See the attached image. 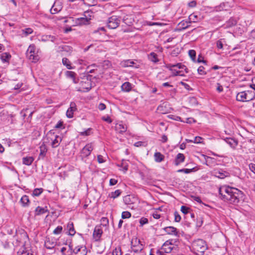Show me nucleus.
I'll return each mask as SVG.
<instances>
[{"mask_svg":"<svg viewBox=\"0 0 255 255\" xmlns=\"http://www.w3.org/2000/svg\"><path fill=\"white\" fill-rule=\"evenodd\" d=\"M220 197L230 204H237L243 197V192L237 188L223 186L219 189Z\"/></svg>","mask_w":255,"mask_h":255,"instance_id":"f257e3e1","label":"nucleus"},{"mask_svg":"<svg viewBox=\"0 0 255 255\" xmlns=\"http://www.w3.org/2000/svg\"><path fill=\"white\" fill-rule=\"evenodd\" d=\"M255 98V93L249 90L239 92L236 96L237 100L242 102H249Z\"/></svg>","mask_w":255,"mask_h":255,"instance_id":"f03ea898","label":"nucleus"},{"mask_svg":"<svg viewBox=\"0 0 255 255\" xmlns=\"http://www.w3.org/2000/svg\"><path fill=\"white\" fill-rule=\"evenodd\" d=\"M34 45H30L26 51V57L33 62H37L39 59L38 55L35 53Z\"/></svg>","mask_w":255,"mask_h":255,"instance_id":"7ed1b4c3","label":"nucleus"},{"mask_svg":"<svg viewBox=\"0 0 255 255\" xmlns=\"http://www.w3.org/2000/svg\"><path fill=\"white\" fill-rule=\"evenodd\" d=\"M193 246L195 250L200 253L204 252L207 248L206 242L202 239L195 241L193 244Z\"/></svg>","mask_w":255,"mask_h":255,"instance_id":"20e7f679","label":"nucleus"},{"mask_svg":"<svg viewBox=\"0 0 255 255\" xmlns=\"http://www.w3.org/2000/svg\"><path fill=\"white\" fill-rule=\"evenodd\" d=\"M16 241L24 246L27 241L28 240V236L24 231L17 233L16 236Z\"/></svg>","mask_w":255,"mask_h":255,"instance_id":"39448f33","label":"nucleus"},{"mask_svg":"<svg viewBox=\"0 0 255 255\" xmlns=\"http://www.w3.org/2000/svg\"><path fill=\"white\" fill-rule=\"evenodd\" d=\"M120 24V20L116 16L110 17L107 22L108 27L111 29L116 28Z\"/></svg>","mask_w":255,"mask_h":255,"instance_id":"423d86ee","label":"nucleus"},{"mask_svg":"<svg viewBox=\"0 0 255 255\" xmlns=\"http://www.w3.org/2000/svg\"><path fill=\"white\" fill-rule=\"evenodd\" d=\"M62 2L60 1L56 0L54 2L50 9V12L51 14L57 13L62 10Z\"/></svg>","mask_w":255,"mask_h":255,"instance_id":"0eeeda50","label":"nucleus"},{"mask_svg":"<svg viewBox=\"0 0 255 255\" xmlns=\"http://www.w3.org/2000/svg\"><path fill=\"white\" fill-rule=\"evenodd\" d=\"M93 147L92 143L87 144L82 149V156L85 157H88L90 155L91 151L93 150Z\"/></svg>","mask_w":255,"mask_h":255,"instance_id":"6e6552de","label":"nucleus"},{"mask_svg":"<svg viewBox=\"0 0 255 255\" xmlns=\"http://www.w3.org/2000/svg\"><path fill=\"white\" fill-rule=\"evenodd\" d=\"M76 255H86L87 251L86 248L84 246H78L73 250Z\"/></svg>","mask_w":255,"mask_h":255,"instance_id":"1a4fd4ad","label":"nucleus"},{"mask_svg":"<svg viewBox=\"0 0 255 255\" xmlns=\"http://www.w3.org/2000/svg\"><path fill=\"white\" fill-rule=\"evenodd\" d=\"M102 234L103 230L101 226H97L95 228L93 237L96 241H99L100 240Z\"/></svg>","mask_w":255,"mask_h":255,"instance_id":"9d476101","label":"nucleus"},{"mask_svg":"<svg viewBox=\"0 0 255 255\" xmlns=\"http://www.w3.org/2000/svg\"><path fill=\"white\" fill-rule=\"evenodd\" d=\"M77 110L76 105L74 102H71L69 108L66 112V116L68 118L73 117L74 112Z\"/></svg>","mask_w":255,"mask_h":255,"instance_id":"9b49d317","label":"nucleus"},{"mask_svg":"<svg viewBox=\"0 0 255 255\" xmlns=\"http://www.w3.org/2000/svg\"><path fill=\"white\" fill-rule=\"evenodd\" d=\"M230 6L228 2H222L218 6H216L213 8V11H221L222 10H227L229 8Z\"/></svg>","mask_w":255,"mask_h":255,"instance_id":"f8f14e48","label":"nucleus"},{"mask_svg":"<svg viewBox=\"0 0 255 255\" xmlns=\"http://www.w3.org/2000/svg\"><path fill=\"white\" fill-rule=\"evenodd\" d=\"M131 248L134 252H137L138 251L141 250L139 241L137 240L136 238L131 240Z\"/></svg>","mask_w":255,"mask_h":255,"instance_id":"ddd939ff","label":"nucleus"},{"mask_svg":"<svg viewBox=\"0 0 255 255\" xmlns=\"http://www.w3.org/2000/svg\"><path fill=\"white\" fill-rule=\"evenodd\" d=\"M53 136L54 137L53 139H52V141L51 143V145L52 148L57 147L62 140V137L58 135H54L53 133Z\"/></svg>","mask_w":255,"mask_h":255,"instance_id":"4468645a","label":"nucleus"},{"mask_svg":"<svg viewBox=\"0 0 255 255\" xmlns=\"http://www.w3.org/2000/svg\"><path fill=\"white\" fill-rule=\"evenodd\" d=\"M185 156L183 153H179L176 155L174 163L176 165H178L181 163H182L185 160Z\"/></svg>","mask_w":255,"mask_h":255,"instance_id":"2eb2a0df","label":"nucleus"},{"mask_svg":"<svg viewBox=\"0 0 255 255\" xmlns=\"http://www.w3.org/2000/svg\"><path fill=\"white\" fill-rule=\"evenodd\" d=\"M164 230L169 235L177 236L178 234L176 228H174V227H167L164 228Z\"/></svg>","mask_w":255,"mask_h":255,"instance_id":"dca6fc26","label":"nucleus"},{"mask_svg":"<svg viewBox=\"0 0 255 255\" xmlns=\"http://www.w3.org/2000/svg\"><path fill=\"white\" fill-rule=\"evenodd\" d=\"M65 76H66L67 78L72 79L73 83H77V80L76 78V74L74 72L71 71H67L65 72Z\"/></svg>","mask_w":255,"mask_h":255,"instance_id":"f3484780","label":"nucleus"},{"mask_svg":"<svg viewBox=\"0 0 255 255\" xmlns=\"http://www.w3.org/2000/svg\"><path fill=\"white\" fill-rule=\"evenodd\" d=\"M56 244V242L50 240V238H47L45 241L44 245L47 249H52L54 248Z\"/></svg>","mask_w":255,"mask_h":255,"instance_id":"a211bd4d","label":"nucleus"},{"mask_svg":"<svg viewBox=\"0 0 255 255\" xmlns=\"http://www.w3.org/2000/svg\"><path fill=\"white\" fill-rule=\"evenodd\" d=\"M35 215H40L43 214L46 212H48L47 207H41L40 206H38L35 210Z\"/></svg>","mask_w":255,"mask_h":255,"instance_id":"6ab92c4d","label":"nucleus"},{"mask_svg":"<svg viewBox=\"0 0 255 255\" xmlns=\"http://www.w3.org/2000/svg\"><path fill=\"white\" fill-rule=\"evenodd\" d=\"M33 161L34 158L32 156H25L22 158V163L26 165H31Z\"/></svg>","mask_w":255,"mask_h":255,"instance_id":"aec40b11","label":"nucleus"},{"mask_svg":"<svg viewBox=\"0 0 255 255\" xmlns=\"http://www.w3.org/2000/svg\"><path fill=\"white\" fill-rule=\"evenodd\" d=\"M90 19L91 18H87L85 15V17L77 18L76 23L80 25L87 24L88 23V22Z\"/></svg>","mask_w":255,"mask_h":255,"instance_id":"412c9836","label":"nucleus"},{"mask_svg":"<svg viewBox=\"0 0 255 255\" xmlns=\"http://www.w3.org/2000/svg\"><path fill=\"white\" fill-rule=\"evenodd\" d=\"M116 129L118 132L122 133L126 131L127 127L126 125H124L123 124L119 123L116 125Z\"/></svg>","mask_w":255,"mask_h":255,"instance_id":"4be33fe9","label":"nucleus"},{"mask_svg":"<svg viewBox=\"0 0 255 255\" xmlns=\"http://www.w3.org/2000/svg\"><path fill=\"white\" fill-rule=\"evenodd\" d=\"M62 62L63 65L69 70L73 69L74 68L71 66V63L70 61L67 58L64 57L62 58Z\"/></svg>","mask_w":255,"mask_h":255,"instance_id":"5701e85b","label":"nucleus"},{"mask_svg":"<svg viewBox=\"0 0 255 255\" xmlns=\"http://www.w3.org/2000/svg\"><path fill=\"white\" fill-rule=\"evenodd\" d=\"M67 229L69 231V235L70 236H74L76 231L74 228V225L72 222H69L67 225Z\"/></svg>","mask_w":255,"mask_h":255,"instance_id":"b1692460","label":"nucleus"},{"mask_svg":"<svg viewBox=\"0 0 255 255\" xmlns=\"http://www.w3.org/2000/svg\"><path fill=\"white\" fill-rule=\"evenodd\" d=\"M17 255H33L30 252V251L27 250L24 247H22L17 252Z\"/></svg>","mask_w":255,"mask_h":255,"instance_id":"393cba45","label":"nucleus"},{"mask_svg":"<svg viewBox=\"0 0 255 255\" xmlns=\"http://www.w3.org/2000/svg\"><path fill=\"white\" fill-rule=\"evenodd\" d=\"M154 157L155 161L157 162H161L164 158V156L158 152L154 153Z\"/></svg>","mask_w":255,"mask_h":255,"instance_id":"a878e982","label":"nucleus"},{"mask_svg":"<svg viewBox=\"0 0 255 255\" xmlns=\"http://www.w3.org/2000/svg\"><path fill=\"white\" fill-rule=\"evenodd\" d=\"M40 153H39V158H40V156L44 157L46 153L47 152V148L45 144L43 143L40 146Z\"/></svg>","mask_w":255,"mask_h":255,"instance_id":"bb28decb","label":"nucleus"},{"mask_svg":"<svg viewBox=\"0 0 255 255\" xmlns=\"http://www.w3.org/2000/svg\"><path fill=\"white\" fill-rule=\"evenodd\" d=\"M20 203L24 207L27 206L29 203L28 196L27 195H23L20 199Z\"/></svg>","mask_w":255,"mask_h":255,"instance_id":"cd10ccee","label":"nucleus"},{"mask_svg":"<svg viewBox=\"0 0 255 255\" xmlns=\"http://www.w3.org/2000/svg\"><path fill=\"white\" fill-rule=\"evenodd\" d=\"M191 22L189 21L182 20L179 24L180 28L186 29L190 26Z\"/></svg>","mask_w":255,"mask_h":255,"instance_id":"c85d7f7f","label":"nucleus"},{"mask_svg":"<svg viewBox=\"0 0 255 255\" xmlns=\"http://www.w3.org/2000/svg\"><path fill=\"white\" fill-rule=\"evenodd\" d=\"M10 57V54L7 52L3 53L0 55V59L3 62H8Z\"/></svg>","mask_w":255,"mask_h":255,"instance_id":"c756f323","label":"nucleus"},{"mask_svg":"<svg viewBox=\"0 0 255 255\" xmlns=\"http://www.w3.org/2000/svg\"><path fill=\"white\" fill-rule=\"evenodd\" d=\"M43 191V189L42 188H36L33 191L32 195L33 196H38L42 193Z\"/></svg>","mask_w":255,"mask_h":255,"instance_id":"7c9ffc66","label":"nucleus"},{"mask_svg":"<svg viewBox=\"0 0 255 255\" xmlns=\"http://www.w3.org/2000/svg\"><path fill=\"white\" fill-rule=\"evenodd\" d=\"M56 39L57 38L55 36L51 35H47L45 36H43L42 38V40H50L52 42H55Z\"/></svg>","mask_w":255,"mask_h":255,"instance_id":"2f4dec72","label":"nucleus"},{"mask_svg":"<svg viewBox=\"0 0 255 255\" xmlns=\"http://www.w3.org/2000/svg\"><path fill=\"white\" fill-rule=\"evenodd\" d=\"M139 66V63L137 61L134 62L133 61H130L128 60V67H133L134 68H137Z\"/></svg>","mask_w":255,"mask_h":255,"instance_id":"473e14b6","label":"nucleus"},{"mask_svg":"<svg viewBox=\"0 0 255 255\" xmlns=\"http://www.w3.org/2000/svg\"><path fill=\"white\" fill-rule=\"evenodd\" d=\"M188 19L191 23L196 22L198 21V16L197 15L192 13L189 15Z\"/></svg>","mask_w":255,"mask_h":255,"instance_id":"72a5a7b5","label":"nucleus"},{"mask_svg":"<svg viewBox=\"0 0 255 255\" xmlns=\"http://www.w3.org/2000/svg\"><path fill=\"white\" fill-rule=\"evenodd\" d=\"M237 24V21L233 18H230L227 22V26L228 27H232Z\"/></svg>","mask_w":255,"mask_h":255,"instance_id":"f704fd0d","label":"nucleus"},{"mask_svg":"<svg viewBox=\"0 0 255 255\" xmlns=\"http://www.w3.org/2000/svg\"><path fill=\"white\" fill-rule=\"evenodd\" d=\"M149 58L150 59V60L151 61L154 62H156L158 61L157 59L156 54H155L154 52H151L150 54V55L149 56Z\"/></svg>","mask_w":255,"mask_h":255,"instance_id":"c9c22d12","label":"nucleus"},{"mask_svg":"<svg viewBox=\"0 0 255 255\" xmlns=\"http://www.w3.org/2000/svg\"><path fill=\"white\" fill-rule=\"evenodd\" d=\"M194 170V168H193L192 169H187V168H183L179 169L177 170L178 172H183L186 174H188L191 173V172L193 171Z\"/></svg>","mask_w":255,"mask_h":255,"instance_id":"e433bc0d","label":"nucleus"},{"mask_svg":"<svg viewBox=\"0 0 255 255\" xmlns=\"http://www.w3.org/2000/svg\"><path fill=\"white\" fill-rule=\"evenodd\" d=\"M121 193L120 190H117L115 192H113L111 193L110 196L112 198H116L118 197Z\"/></svg>","mask_w":255,"mask_h":255,"instance_id":"4c0bfd02","label":"nucleus"},{"mask_svg":"<svg viewBox=\"0 0 255 255\" xmlns=\"http://www.w3.org/2000/svg\"><path fill=\"white\" fill-rule=\"evenodd\" d=\"M190 209L185 206H182L181 207V211L185 215L190 213Z\"/></svg>","mask_w":255,"mask_h":255,"instance_id":"58836bf2","label":"nucleus"},{"mask_svg":"<svg viewBox=\"0 0 255 255\" xmlns=\"http://www.w3.org/2000/svg\"><path fill=\"white\" fill-rule=\"evenodd\" d=\"M188 54L191 59L195 61L196 58V51L194 50H190L188 51Z\"/></svg>","mask_w":255,"mask_h":255,"instance_id":"ea45409f","label":"nucleus"},{"mask_svg":"<svg viewBox=\"0 0 255 255\" xmlns=\"http://www.w3.org/2000/svg\"><path fill=\"white\" fill-rule=\"evenodd\" d=\"M226 142L231 146H234L237 144V142L233 138H227L226 139Z\"/></svg>","mask_w":255,"mask_h":255,"instance_id":"a19ab883","label":"nucleus"},{"mask_svg":"<svg viewBox=\"0 0 255 255\" xmlns=\"http://www.w3.org/2000/svg\"><path fill=\"white\" fill-rule=\"evenodd\" d=\"M22 33L25 34V36H27L29 34H31L33 32V30L31 28H27L22 30Z\"/></svg>","mask_w":255,"mask_h":255,"instance_id":"79ce46f5","label":"nucleus"},{"mask_svg":"<svg viewBox=\"0 0 255 255\" xmlns=\"http://www.w3.org/2000/svg\"><path fill=\"white\" fill-rule=\"evenodd\" d=\"M224 42V39L218 40L216 42V46L218 49H222L223 48V43Z\"/></svg>","mask_w":255,"mask_h":255,"instance_id":"37998d69","label":"nucleus"},{"mask_svg":"<svg viewBox=\"0 0 255 255\" xmlns=\"http://www.w3.org/2000/svg\"><path fill=\"white\" fill-rule=\"evenodd\" d=\"M147 145L146 142L144 141H137L134 144V145L136 147L140 146H146Z\"/></svg>","mask_w":255,"mask_h":255,"instance_id":"c03bdc74","label":"nucleus"},{"mask_svg":"<svg viewBox=\"0 0 255 255\" xmlns=\"http://www.w3.org/2000/svg\"><path fill=\"white\" fill-rule=\"evenodd\" d=\"M197 71H198V74L200 75H204L206 74V72L205 71V68L202 66H200L198 68Z\"/></svg>","mask_w":255,"mask_h":255,"instance_id":"a18cd8bd","label":"nucleus"},{"mask_svg":"<svg viewBox=\"0 0 255 255\" xmlns=\"http://www.w3.org/2000/svg\"><path fill=\"white\" fill-rule=\"evenodd\" d=\"M62 227L59 226L56 229H54L53 233L55 235H58L62 232Z\"/></svg>","mask_w":255,"mask_h":255,"instance_id":"49530a36","label":"nucleus"},{"mask_svg":"<svg viewBox=\"0 0 255 255\" xmlns=\"http://www.w3.org/2000/svg\"><path fill=\"white\" fill-rule=\"evenodd\" d=\"M101 225L106 226L109 224V220L107 218L102 217L101 219Z\"/></svg>","mask_w":255,"mask_h":255,"instance_id":"de8ad7c7","label":"nucleus"},{"mask_svg":"<svg viewBox=\"0 0 255 255\" xmlns=\"http://www.w3.org/2000/svg\"><path fill=\"white\" fill-rule=\"evenodd\" d=\"M139 223L141 226L148 223V219L146 218L142 217L139 220Z\"/></svg>","mask_w":255,"mask_h":255,"instance_id":"09e8293b","label":"nucleus"},{"mask_svg":"<svg viewBox=\"0 0 255 255\" xmlns=\"http://www.w3.org/2000/svg\"><path fill=\"white\" fill-rule=\"evenodd\" d=\"M197 220V221L196 225L197 227H200L202 225L203 223V218L201 217H198Z\"/></svg>","mask_w":255,"mask_h":255,"instance_id":"8fccbe9b","label":"nucleus"},{"mask_svg":"<svg viewBox=\"0 0 255 255\" xmlns=\"http://www.w3.org/2000/svg\"><path fill=\"white\" fill-rule=\"evenodd\" d=\"M175 67H178L179 69H184L186 73L188 72L187 70V68L185 67V66L182 65L181 63H178L177 64H175Z\"/></svg>","mask_w":255,"mask_h":255,"instance_id":"3c124183","label":"nucleus"},{"mask_svg":"<svg viewBox=\"0 0 255 255\" xmlns=\"http://www.w3.org/2000/svg\"><path fill=\"white\" fill-rule=\"evenodd\" d=\"M181 219V217L178 214V212H175L174 213V220H175V221L176 222H179L180 221Z\"/></svg>","mask_w":255,"mask_h":255,"instance_id":"603ef678","label":"nucleus"},{"mask_svg":"<svg viewBox=\"0 0 255 255\" xmlns=\"http://www.w3.org/2000/svg\"><path fill=\"white\" fill-rule=\"evenodd\" d=\"M55 128H64L63 127V122L60 121L58 122V123L54 127Z\"/></svg>","mask_w":255,"mask_h":255,"instance_id":"864d4df0","label":"nucleus"},{"mask_svg":"<svg viewBox=\"0 0 255 255\" xmlns=\"http://www.w3.org/2000/svg\"><path fill=\"white\" fill-rule=\"evenodd\" d=\"M202 138L200 136H196L194 137L193 139V142L195 143H201V140Z\"/></svg>","mask_w":255,"mask_h":255,"instance_id":"5fc2aeb1","label":"nucleus"},{"mask_svg":"<svg viewBox=\"0 0 255 255\" xmlns=\"http://www.w3.org/2000/svg\"><path fill=\"white\" fill-rule=\"evenodd\" d=\"M132 197V200L131 201V204H133L134 203H136V202H137V198H136V197H134L133 196V195H128V200H129L130 201V197ZM129 204H130V203H129L128 202V205Z\"/></svg>","mask_w":255,"mask_h":255,"instance_id":"6e6d98bb","label":"nucleus"},{"mask_svg":"<svg viewBox=\"0 0 255 255\" xmlns=\"http://www.w3.org/2000/svg\"><path fill=\"white\" fill-rule=\"evenodd\" d=\"M91 130V128H89L86 130H85L84 131H83V132H81L80 133V134L82 135H85V136L89 135H90V131Z\"/></svg>","mask_w":255,"mask_h":255,"instance_id":"4d7b16f0","label":"nucleus"},{"mask_svg":"<svg viewBox=\"0 0 255 255\" xmlns=\"http://www.w3.org/2000/svg\"><path fill=\"white\" fill-rule=\"evenodd\" d=\"M122 89L125 92L128 91V82H125L121 86Z\"/></svg>","mask_w":255,"mask_h":255,"instance_id":"13d9d810","label":"nucleus"},{"mask_svg":"<svg viewBox=\"0 0 255 255\" xmlns=\"http://www.w3.org/2000/svg\"><path fill=\"white\" fill-rule=\"evenodd\" d=\"M216 176L219 178L223 179L225 177V175L223 173H221L220 172H216Z\"/></svg>","mask_w":255,"mask_h":255,"instance_id":"bf43d9fd","label":"nucleus"},{"mask_svg":"<svg viewBox=\"0 0 255 255\" xmlns=\"http://www.w3.org/2000/svg\"><path fill=\"white\" fill-rule=\"evenodd\" d=\"M250 169L255 173V164L253 163H251L249 164Z\"/></svg>","mask_w":255,"mask_h":255,"instance_id":"052dcab7","label":"nucleus"},{"mask_svg":"<svg viewBox=\"0 0 255 255\" xmlns=\"http://www.w3.org/2000/svg\"><path fill=\"white\" fill-rule=\"evenodd\" d=\"M97 159H98V161L100 163H104L105 162V160L103 159V156L102 155H98Z\"/></svg>","mask_w":255,"mask_h":255,"instance_id":"680f3d73","label":"nucleus"},{"mask_svg":"<svg viewBox=\"0 0 255 255\" xmlns=\"http://www.w3.org/2000/svg\"><path fill=\"white\" fill-rule=\"evenodd\" d=\"M197 3L195 0H192L188 3V6L191 7H194L196 6Z\"/></svg>","mask_w":255,"mask_h":255,"instance_id":"e2e57ef3","label":"nucleus"},{"mask_svg":"<svg viewBox=\"0 0 255 255\" xmlns=\"http://www.w3.org/2000/svg\"><path fill=\"white\" fill-rule=\"evenodd\" d=\"M106 108V105L103 103H100L98 106V109L101 111L105 110Z\"/></svg>","mask_w":255,"mask_h":255,"instance_id":"0e129e2a","label":"nucleus"},{"mask_svg":"<svg viewBox=\"0 0 255 255\" xmlns=\"http://www.w3.org/2000/svg\"><path fill=\"white\" fill-rule=\"evenodd\" d=\"M117 180L115 179H111L110 180V185L111 186L115 185L117 183Z\"/></svg>","mask_w":255,"mask_h":255,"instance_id":"69168bd1","label":"nucleus"},{"mask_svg":"<svg viewBox=\"0 0 255 255\" xmlns=\"http://www.w3.org/2000/svg\"><path fill=\"white\" fill-rule=\"evenodd\" d=\"M217 85H218V86H217V91H218V92H222V91H223V88L222 86V85H220V84H219V83H218V84H217Z\"/></svg>","mask_w":255,"mask_h":255,"instance_id":"338daca9","label":"nucleus"},{"mask_svg":"<svg viewBox=\"0 0 255 255\" xmlns=\"http://www.w3.org/2000/svg\"><path fill=\"white\" fill-rule=\"evenodd\" d=\"M102 120L109 123H112V121L111 120V118L109 117H103L102 118Z\"/></svg>","mask_w":255,"mask_h":255,"instance_id":"774afa93","label":"nucleus"}]
</instances>
